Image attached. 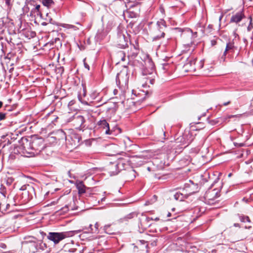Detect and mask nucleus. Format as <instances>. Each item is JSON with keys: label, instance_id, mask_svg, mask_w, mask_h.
<instances>
[{"label": "nucleus", "instance_id": "f257e3e1", "mask_svg": "<svg viewBox=\"0 0 253 253\" xmlns=\"http://www.w3.org/2000/svg\"><path fill=\"white\" fill-rule=\"evenodd\" d=\"M204 66V62L202 60L197 61L196 59H189L183 66L186 72H194L201 69Z\"/></svg>", "mask_w": 253, "mask_h": 253}, {"label": "nucleus", "instance_id": "f03ea898", "mask_svg": "<svg viewBox=\"0 0 253 253\" xmlns=\"http://www.w3.org/2000/svg\"><path fill=\"white\" fill-rule=\"evenodd\" d=\"M20 190L22 191V198L25 202H27L31 200L33 196L35 195V189L32 185H23L21 187Z\"/></svg>", "mask_w": 253, "mask_h": 253}, {"label": "nucleus", "instance_id": "7ed1b4c3", "mask_svg": "<svg viewBox=\"0 0 253 253\" xmlns=\"http://www.w3.org/2000/svg\"><path fill=\"white\" fill-rule=\"evenodd\" d=\"M220 196L217 189H214L206 192L205 199L206 202L211 205H215L219 200H217Z\"/></svg>", "mask_w": 253, "mask_h": 253}, {"label": "nucleus", "instance_id": "20e7f679", "mask_svg": "<svg viewBox=\"0 0 253 253\" xmlns=\"http://www.w3.org/2000/svg\"><path fill=\"white\" fill-rule=\"evenodd\" d=\"M125 32L126 33L125 28L121 25H119L118 27L117 42L120 48H125L127 45V41L125 37Z\"/></svg>", "mask_w": 253, "mask_h": 253}, {"label": "nucleus", "instance_id": "39448f33", "mask_svg": "<svg viewBox=\"0 0 253 253\" xmlns=\"http://www.w3.org/2000/svg\"><path fill=\"white\" fill-rule=\"evenodd\" d=\"M71 122L73 126L75 129L81 130L84 128L86 126L85 124V120L84 116L77 114L74 115Z\"/></svg>", "mask_w": 253, "mask_h": 253}, {"label": "nucleus", "instance_id": "423d86ee", "mask_svg": "<svg viewBox=\"0 0 253 253\" xmlns=\"http://www.w3.org/2000/svg\"><path fill=\"white\" fill-rule=\"evenodd\" d=\"M69 236L70 233L69 232H49L47 238L48 240L56 244Z\"/></svg>", "mask_w": 253, "mask_h": 253}, {"label": "nucleus", "instance_id": "0eeeda50", "mask_svg": "<svg viewBox=\"0 0 253 253\" xmlns=\"http://www.w3.org/2000/svg\"><path fill=\"white\" fill-rule=\"evenodd\" d=\"M165 28L164 21L158 22L153 29L152 34L154 38L159 39L164 37L165 35L164 30Z\"/></svg>", "mask_w": 253, "mask_h": 253}, {"label": "nucleus", "instance_id": "6e6552de", "mask_svg": "<svg viewBox=\"0 0 253 253\" xmlns=\"http://www.w3.org/2000/svg\"><path fill=\"white\" fill-rule=\"evenodd\" d=\"M224 236H227V240L231 242H235L240 240H242L244 237L240 236L237 234V231L233 228H230L225 230L223 232Z\"/></svg>", "mask_w": 253, "mask_h": 253}, {"label": "nucleus", "instance_id": "1a4fd4ad", "mask_svg": "<svg viewBox=\"0 0 253 253\" xmlns=\"http://www.w3.org/2000/svg\"><path fill=\"white\" fill-rule=\"evenodd\" d=\"M73 201V199L71 197H61L59 200L58 202L61 204V206H62L60 210L62 211L63 212H67L71 208V205ZM71 209L73 210L72 207H71Z\"/></svg>", "mask_w": 253, "mask_h": 253}, {"label": "nucleus", "instance_id": "9d476101", "mask_svg": "<svg viewBox=\"0 0 253 253\" xmlns=\"http://www.w3.org/2000/svg\"><path fill=\"white\" fill-rule=\"evenodd\" d=\"M143 77L141 80V83L143 86H149L150 84H153L155 80L153 78L152 73H147L144 70L143 73Z\"/></svg>", "mask_w": 253, "mask_h": 253}, {"label": "nucleus", "instance_id": "9b49d317", "mask_svg": "<svg viewBox=\"0 0 253 253\" xmlns=\"http://www.w3.org/2000/svg\"><path fill=\"white\" fill-rule=\"evenodd\" d=\"M66 138L65 133L62 130H59L54 134V136L49 135L47 139L49 142L54 143L60 140L65 139Z\"/></svg>", "mask_w": 253, "mask_h": 253}, {"label": "nucleus", "instance_id": "f8f14e48", "mask_svg": "<svg viewBox=\"0 0 253 253\" xmlns=\"http://www.w3.org/2000/svg\"><path fill=\"white\" fill-rule=\"evenodd\" d=\"M245 18V15L243 9H241L237 12H233L231 17L230 22L239 23L242 19Z\"/></svg>", "mask_w": 253, "mask_h": 253}, {"label": "nucleus", "instance_id": "ddd939ff", "mask_svg": "<svg viewBox=\"0 0 253 253\" xmlns=\"http://www.w3.org/2000/svg\"><path fill=\"white\" fill-rule=\"evenodd\" d=\"M237 49V47L235 45L234 40L229 41V42L226 43L222 57H224L225 58L227 54L233 53L234 52L235 50Z\"/></svg>", "mask_w": 253, "mask_h": 253}, {"label": "nucleus", "instance_id": "4468645a", "mask_svg": "<svg viewBox=\"0 0 253 253\" xmlns=\"http://www.w3.org/2000/svg\"><path fill=\"white\" fill-rule=\"evenodd\" d=\"M98 126L99 128L105 130V132L106 134H111L112 131L110 129L109 125L106 120L103 119L99 121L97 123Z\"/></svg>", "mask_w": 253, "mask_h": 253}, {"label": "nucleus", "instance_id": "2eb2a0df", "mask_svg": "<svg viewBox=\"0 0 253 253\" xmlns=\"http://www.w3.org/2000/svg\"><path fill=\"white\" fill-rule=\"evenodd\" d=\"M76 187L78 190V193L80 195L84 194L86 189V187L84 185L83 181H77Z\"/></svg>", "mask_w": 253, "mask_h": 253}, {"label": "nucleus", "instance_id": "dca6fc26", "mask_svg": "<svg viewBox=\"0 0 253 253\" xmlns=\"http://www.w3.org/2000/svg\"><path fill=\"white\" fill-rule=\"evenodd\" d=\"M138 50L133 45L127 52V57L128 58H130L133 59L136 57L138 54Z\"/></svg>", "mask_w": 253, "mask_h": 253}, {"label": "nucleus", "instance_id": "f3484780", "mask_svg": "<svg viewBox=\"0 0 253 253\" xmlns=\"http://www.w3.org/2000/svg\"><path fill=\"white\" fill-rule=\"evenodd\" d=\"M188 194L177 192L174 195V198L176 200L182 201H184L185 199H186L188 197Z\"/></svg>", "mask_w": 253, "mask_h": 253}, {"label": "nucleus", "instance_id": "a211bd4d", "mask_svg": "<svg viewBox=\"0 0 253 253\" xmlns=\"http://www.w3.org/2000/svg\"><path fill=\"white\" fill-rule=\"evenodd\" d=\"M173 142H171V143L168 145H166L164 146V150L166 151V154L168 155H169L173 151L174 149L173 147Z\"/></svg>", "mask_w": 253, "mask_h": 253}, {"label": "nucleus", "instance_id": "6ab92c4d", "mask_svg": "<svg viewBox=\"0 0 253 253\" xmlns=\"http://www.w3.org/2000/svg\"><path fill=\"white\" fill-rule=\"evenodd\" d=\"M10 204L6 202L3 201L0 203V210L2 211H5L9 209Z\"/></svg>", "mask_w": 253, "mask_h": 253}, {"label": "nucleus", "instance_id": "aec40b11", "mask_svg": "<svg viewBox=\"0 0 253 253\" xmlns=\"http://www.w3.org/2000/svg\"><path fill=\"white\" fill-rule=\"evenodd\" d=\"M204 212V210L203 209L200 208V207H196L194 209V213L196 214V216L198 217L201 216L202 213Z\"/></svg>", "mask_w": 253, "mask_h": 253}, {"label": "nucleus", "instance_id": "412c9836", "mask_svg": "<svg viewBox=\"0 0 253 253\" xmlns=\"http://www.w3.org/2000/svg\"><path fill=\"white\" fill-rule=\"evenodd\" d=\"M42 3L43 5L47 7H50L54 4L52 0H42Z\"/></svg>", "mask_w": 253, "mask_h": 253}, {"label": "nucleus", "instance_id": "4be33fe9", "mask_svg": "<svg viewBox=\"0 0 253 253\" xmlns=\"http://www.w3.org/2000/svg\"><path fill=\"white\" fill-rule=\"evenodd\" d=\"M135 177V171L134 170L131 169L128 173L127 179L128 180H133Z\"/></svg>", "mask_w": 253, "mask_h": 253}, {"label": "nucleus", "instance_id": "5701e85b", "mask_svg": "<svg viewBox=\"0 0 253 253\" xmlns=\"http://www.w3.org/2000/svg\"><path fill=\"white\" fill-rule=\"evenodd\" d=\"M110 225H106L104 226L105 232L108 234H113L114 233V230L111 229Z\"/></svg>", "mask_w": 253, "mask_h": 253}, {"label": "nucleus", "instance_id": "b1692460", "mask_svg": "<svg viewBox=\"0 0 253 253\" xmlns=\"http://www.w3.org/2000/svg\"><path fill=\"white\" fill-rule=\"evenodd\" d=\"M117 56L119 58H120L122 61L126 60L125 53L123 51H120L118 52Z\"/></svg>", "mask_w": 253, "mask_h": 253}, {"label": "nucleus", "instance_id": "393cba45", "mask_svg": "<svg viewBox=\"0 0 253 253\" xmlns=\"http://www.w3.org/2000/svg\"><path fill=\"white\" fill-rule=\"evenodd\" d=\"M220 40L218 38L216 37H213L212 39L210 40V42L211 46H214L217 43V41Z\"/></svg>", "mask_w": 253, "mask_h": 253}, {"label": "nucleus", "instance_id": "a878e982", "mask_svg": "<svg viewBox=\"0 0 253 253\" xmlns=\"http://www.w3.org/2000/svg\"><path fill=\"white\" fill-rule=\"evenodd\" d=\"M39 141H40L39 140L33 141L32 143V147L34 149L38 150L39 148H38V144H40Z\"/></svg>", "mask_w": 253, "mask_h": 253}, {"label": "nucleus", "instance_id": "bb28decb", "mask_svg": "<svg viewBox=\"0 0 253 253\" xmlns=\"http://www.w3.org/2000/svg\"><path fill=\"white\" fill-rule=\"evenodd\" d=\"M249 19H250V24L248 27V31H250L253 27V23H252L253 19H252V17L251 16H250L249 17Z\"/></svg>", "mask_w": 253, "mask_h": 253}, {"label": "nucleus", "instance_id": "cd10ccee", "mask_svg": "<svg viewBox=\"0 0 253 253\" xmlns=\"http://www.w3.org/2000/svg\"><path fill=\"white\" fill-rule=\"evenodd\" d=\"M14 178L12 177H7L6 179V183L8 185H11L12 183L14 181Z\"/></svg>", "mask_w": 253, "mask_h": 253}, {"label": "nucleus", "instance_id": "c85d7f7f", "mask_svg": "<svg viewBox=\"0 0 253 253\" xmlns=\"http://www.w3.org/2000/svg\"><path fill=\"white\" fill-rule=\"evenodd\" d=\"M231 103V101L230 100H228L227 101H225V102H223L222 103H221V104H219L218 105V106L220 107H222L223 106H227L229 104H230Z\"/></svg>", "mask_w": 253, "mask_h": 253}, {"label": "nucleus", "instance_id": "c756f323", "mask_svg": "<svg viewBox=\"0 0 253 253\" xmlns=\"http://www.w3.org/2000/svg\"><path fill=\"white\" fill-rule=\"evenodd\" d=\"M206 137H207V136H205L204 137H203L202 138V139L200 141L199 144V145L198 146V147H201L203 144V143H204V142Z\"/></svg>", "mask_w": 253, "mask_h": 253}, {"label": "nucleus", "instance_id": "7c9ffc66", "mask_svg": "<svg viewBox=\"0 0 253 253\" xmlns=\"http://www.w3.org/2000/svg\"><path fill=\"white\" fill-rule=\"evenodd\" d=\"M6 118V114L0 112V121L4 120Z\"/></svg>", "mask_w": 253, "mask_h": 253}, {"label": "nucleus", "instance_id": "2f4dec72", "mask_svg": "<svg viewBox=\"0 0 253 253\" xmlns=\"http://www.w3.org/2000/svg\"><path fill=\"white\" fill-rule=\"evenodd\" d=\"M242 221L243 222H250V218L248 217V216H245V217H243L242 218V219H241Z\"/></svg>", "mask_w": 253, "mask_h": 253}, {"label": "nucleus", "instance_id": "473e14b6", "mask_svg": "<svg viewBox=\"0 0 253 253\" xmlns=\"http://www.w3.org/2000/svg\"><path fill=\"white\" fill-rule=\"evenodd\" d=\"M124 165V163L122 160H120L118 163L117 164V166H118L119 168L121 167V166H123Z\"/></svg>", "mask_w": 253, "mask_h": 253}, {"label": "nucleus", "instance_id": "72a5a7b5", "mask_svg": "<svg viewBox=\"0 0 253 253\" xmlns=\"http://www.w3.org/2000/svg\"><path fill=\"white\" fill-rule=\"evenodd\" d=\"M143 95H144V96L142 97L141 98H140V99L138 100L137 101H138V102H142V101H143L145 99V98L146 94H143Z\"/></svg>", "mask_w": 253, "mask_h": 253}, {"label": "nucleus", "instance_id": "f704fd0d", "mask_svg": "<svg viewBox=\"0 0 253 253\" xmlns=\"http://www.w3.org/2000/svg\"><path fill=\"white\" fill-rule=\"evenodd\" d=\"M109 4H111L113 2L115 1L116 0H106Z\"/></svg>", "mask_w": 253, "mask_h": 253}, {"label": "nucleus", "instance_id": "c9c22d12", "mask_svg": "<svg viewBox=\"0 0 253 253\" xmlns=\"http://www.w3.org/2000/svg\"><path fill=\"white\" fill-rule=\"evenodd\" d=\"M40 8V5L38 4L35 7V10L37 11V12H39Z\"/></svg>", "mask_w": 253, "mask_h": 253}, {"label": "nucleus", "instance_id": "e433bc0d", "mask_svg": "<svg viewBox=\"0 0 253 253\" xmlns=\"http://www.w3.org/2000/svg\"><path fill=\"white\" fill-rule=\"evenodd\" d=\"M5 0V3L6 4L8 5V6H9L10 5V0Z\"/></svg>", "mask_w": 253, "mask_h": 253}, {"label": "nucleus", "instance_id": "4c0bfd02", "mask_svg": "<svg viewBox=\"0 0 253 253\" xmlns=\"http://www.w3.org/2000/svg\"><path fill=\"white\" fill-rule=\"evenodd\" d=\"M160 10L161 12L162 13H163V14H164V13H165V10H164V8H163V7H160Z\"/></svg>", "mask_w": 253, "mask_h": 253}, {"label": "nucleus", "instance_id": "58836bf2", "mask_svg": "<svg viewBox=\"0 0 253 253\" xmlns=\"http://www.w3.org/2000/svg\"><path fill=\"white\" fill-rule=\"evenodd\" d=\"M196 137H197V134L195 135V137H194V138L192 139V141L195 142V141H197L198 140V138H197Z\"/></svg>", "mask_w": 253, "mask_h": 253}, {"label": "nucleus", "instance_id": "ea45409f", "mask_svg": "<svg viewBox=\"0 0 253 253\" xmlns=\"http://www.w3.org/2000/svg\"><path fill=\"white\" fill-rule=\"evenodd\" d=\"M76 251H77V250L75 249L74 251H73L72 252L70 251H68V252H66L65 253H75Z\"/></svg>", "mask_w": 253, "mask_h": 253}, {"label": "nucleus", "instance_id": "a19ab883", "mask_svg": "<svg viewBox=\"0 0 253 253\" xmlns=\"http://www.w3.org/2000/svg\"><path fill=\"white\" fill-rule=\"evenodd\" d=\"M84 66H85V67L86 68H87L88 70H89V66H88V65H87L86 64H85H85H84Z\"/></svg>", "mask_w": 253, "mask_h": 253}, {"label": "nucleus", "instance_id": "79ce46f5", "mask_svg": "<svg viewBox=\"0 0 253 253\" xmlns=\"http://www.w3.org/2000/svg\"><path fill=\"white\" fill-rule=\"evenodd\" d=\"M3 105V102L0 101V109L2 107Z\"/></svg>", "mask_w": 253, "mask_h": 253}, {"label": "nucleus", "instance_id": "37998d69", "mask_svg": "<svg viewBox=\"0 0 253 253\" xmlns=\"http://www.w3.org/2000/svg\"><path fill=\"white\" fill-rule=\"evenodd\" d=\"M132 93H134L135 95H136V91L135 90H133Z\"/></svg>", "mask_w": 253, "mask_h": 253}, {"label": "nucleus", "instance_id": "c03bdc74", "mask_svg": "<svg viewBox=\"0 0 253 253\" xmlns=\"http://www.w3.org/2000/svg\"><path fill=\"white\" fill-rule=\"evenodd\" d=\"M170 215H171V213H170V212H169V213H168L167 216H168V217H169V216H170Z\"/></svg>", "mask_w": 253, "mask_h": 253}, {"label": "nucleus", "instance_id": "a18cd8bd", "mask_svg": "<svg viewBox=\"0 0 253 253\" xmlns=\"http://www.w3.org/2000/svg\"><path fill=\"white\" fill-rule=\"evenodd\" d=\"M232 175V174L231 173H230L229 174H228V176L230 177Z\"/></svg>", "mask_w": 253, "mask_h": 253}, {"label": "nucleus", "instance_id": "49530a36", "mask_svg": "<svg viewBox=\"0 0 253 253\" xmlns=\"http://www.w3.org/2000/svg\"><path fill=\"white\" fill-rule=\"evenodd\" d=\"M190 143H191V142H188L186 146H188V144H189Z\"/></svg>", "mask_w": 253, "mask_h": 253}, {"label": "nucleus", "instance_id": "de8ad7c7", "mask_svg": "<svg viewBox=\"0 0 253 253\" xmlns=\"http://www.w3.org/2000/svg\"><path fill=\"white\" fill-rule=\"evenodd\" d=\"M156 220H159V219H158V218H156Z\"/></svg>", "mask_w": 253, "mask_h": 253}]
</instances>
